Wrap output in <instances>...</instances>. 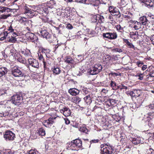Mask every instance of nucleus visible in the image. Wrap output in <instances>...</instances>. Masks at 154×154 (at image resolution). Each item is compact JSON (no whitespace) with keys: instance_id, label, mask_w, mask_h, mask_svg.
I'll list each match as a JSON object with an SVG mask.
<instances>
[{"instance_id":"52","label":"nucleus","mask_w":154,"mask_h":154,"mask_svg":"<svg viewBox=\"0 0 154 154\" xmlns=\"http://www.w3.org/2000/svg\"><path fill=\"white\" fill-rule=\"evenodd\" d=\"M109 101L110 103V104H108L109 106L114 105L115 103H116L115 100L113 99L109 100Z\"/></svg>"},{"instance_id":"15","label":"nucleus","mask_w":154,"mask_h":154,"mask_svg":"<svg viewBox=\"0 0 154 154\" xmlns=\"http://www.w3.org/2000/svg\"><path fill=\"white\" fill-rule=\"evenodd\" d=\"M65 62L69 65H74L76 64L77 63L79 62V61H76L73 60L72 57H68L66 58Z\"/></svg>"},{"instance_id":"37","label":"nucleus","mask_w":154,"mask_h":154,"mask_svg":"<svg viewBox=\"0 0 154 154\" xmlns=\"http://www.w3.org/2000/svg\"><path fill=\"white\" fill-rule=\"evenodd\" d=\"M98 20H97V22H98L100 23H103L104 20L103 17L102 16H100L99 14L98 15Z\"/></svg>"},{"instance_id":"38","label":"nucleus","mask_w":154,"mask_h":154,"mask_svg":"<svg viewBox=\"0 0 154 154\" xmlns=\"http://www.w3.org/2000/svg\"><path fill=\"white\" fill-rule=\"evenodd\" d=\"M135 24L134 28L135 30L139 29L140 27L141 23L137 21L135 22Z\"/></svg>"},{"instance_id":"60","label":"nucleus","mask_w":154,"mask_h":154,"mask_svg":"<svg viewBox=\"0 0 154 154\" xmlns=\"http://www.w3.org/2000/svg\"><path fill=\"white\" fill-rule=\"evenodd\" d=\"M66 28L69 29H72L73 28L72 26L70 24H67L66 25Z\"/></svg>"},{"instance_id":"57","label":"nucleus","mask_w":154,"mask_h":154,"mask_svg":"<svg viewBox=\"0 0 154 154\" xmlns=\"http://www.w3.org/2000/svg\"><path fill=\"white\" fill-rule=\"evenodd\" d=\"M108 92V90L105 89H102L101 91V94L103 95L106 94Z\"/></svg>"},{"instance_id":"34","label":"nucleus","mask_w":154,"mask_h":154,"mask_svg":"<svg viewBox=\"0 0 154 154\" xmlns=\"http://www.w3.org/2000/svg\"><path fill=\"white\" fill-rule=\"evenodd\" d=\"M130 35L131 37L133 39H135L137 37L138 34H137L136 32H130Z\"/></svg>"},{"instance_id":"47","label":"nucleus","mask_w":154,"mask_h":154,"mask_svg":"<svg viewBox=\"0 0 154 154\" xmlns=\"http://www.w3.org/2000/svg\"><path fill=\"white\" fill-rule=\"evenodd\" d=\"M136 21H130L129 23V26L131 28H134L135 26L134 24H135V22Z\"/></svg>"},{"instance_id":"59","label":"nucleus","mask_w":154,"mask_h":154,"mask_svg":"<svg viewBox=\"0 0 154 154\" xmlns=\"http://www.w3.org/2000/svg\"><path fill=\"white\" fill-rule=\"evenodd\" d=\"M4 36L0 38V40H3L5 39L7 37V35H5V32H3Z\"/></svg>"},{"instance_id":"21","label":"nucleus","mask_w":154,"mask_h":154,"mask_svg":"<svg viewBox=\"0 0 154 154\" xmlns=\"http://www.w3.org/2000/svg\"><path fill=\"white\" fill-rule=\"evenodd\" d=\"M7 69L5 67H0V78L5 75L8 72Z\"/></svg>"},{"instance_id":"19","label":"nucleus","mask_w":154,"mask_h":154,"mask_svg":"<svg viewBox=\"0 0 154 154\" xmlns=\"http://www.w3.org/2000/svg\"><path fill=\"white\" fill-rule=\"evenodd\" d=\"M40 33L43 38L47 39H49L51 37V35L46 30H44L40 31Z\"/></svg>"},{"instance_id":"46","label":"nucleus","mask_w":154,"mask_h":154,"mask_svg":"<svg viewBox=\"0 0 154 154\" xmlns=\"http://www.w3.org/2000/svg\"><path fill=\"white\" fill-rule=\"evenodd\" d=\"M125 20L128 21L129 23L130 21H132V17H130L129 16L125 15Z\"/></svg>"},{"instance_id":"6","label":"nucleus","mask_w":154,"mask_h":154,"mask_svg":"<svg viewBox=\"0 0 154 154\" xmlns=\"http://www.w3.org/2000/svg\"><path fill=\"white\" fill-rule=\"evenodd\" d=\"M12 74L15 77H22L24 75V73L22 72L17 66H14L12 69Z\"/></svg>"},{"instance_id":"39","label":"nucleus","mask_w":154,"mask_h":154,"mask_svg":"<svg viewBox=\"0 0 154 154\" xmlns=\"http://www.w3.org/2000/svg\"><path fill=\"white\" fill-rule=\"evenodd\" d=\"M82 92L83 93V94L85 95L86 94L89 95V94L91 93V92H89L88 90V89L85 88H83L82 89Z\"/></svg>"},{"instance_id":"32","label":"nucleus","mask_w":154,"mask_h":154,"mask_svg":"<svg viewBox=\"0 0 154 154\" xmlns=\"http://www.w3.org/2000/svg\"><path fill=\"white\" fill-rule=\"evenodd\" d=\"M110 39H116L117 37V34L116 33H110Z\"/></svg>"},{"instance_id":"2","label":"nucleus","mask_w":154,"mask_h":154,"mask_svg":"<svg viewBox=\"0 0 154 154\" xmlns=\"http://www.w3.org/2000/svg\"><path fill=\"white\" fill-rule=\"evenodd\" d=\"M5 35H7V40L10 42L14 43L16 41L15 38L17 35V34L14 32L10 31L5 32Z\"/></svg>"},{"instance_id":"31","label":"nucleus","mask_w":154,"mask_h":154,"mask_svg":"<svg viewBox=\"0 0 154 154\" xmlns=\"http://www.w3.org/2000/svg\"><path fill=\"white\" fill-rule=\"evenodd\" d=\"M81 100V98L78 97H75L72 98L73 101L76 104L79 103Z\"/></svg>"},{"instance_id":"13","label":"nucleus","mask_w":154,"mask_h":154,"mask_svg":"<svg viewBox=\"0 0 154 154\" xmlns=\"http://www.w3.org/2000/svg\"><path fill=\"white\" fill-rule=\"evenodd\" d=\"M60 112L63 113L65 116H68L71 114V111L70 109L67 107L63 108L59 110Z\"/></svg>"},{"instance_id":"5","label":"nucleus","mask_w":154,"mask_h":154,"mask_svg":"<svg viewBox=\"0 0 154 154\" xmlns=\"http://www.w3.org/2000/svg\"><path fill=\"white\" fill-rule=\"evenodd\" d=\"M102 66L99 63H97L92 68L89 72L91 75H94L99 73L102 70Z\"/></svg>"},{"instance_id":"14","label":"nucleus","mask_w":154,"mask_h":154,"mask_svg":"<svg viewBox=\"0 0 154 154\" xmlns=\"http://www.w3.org/2000/svg\"><path fill=\"white\" fill-rule=\"evenodd\" d=\"M26 36L27 38L31 40L32 42H34L37 39V37L33 33H28L26 34Z\"/></svg>"},{"instance_id":"27","label":"nucleus","mask_w":154,"mask_h":154,"mask_svg":"<svg viewBox=\"0 0 154 154\" xmlns=\"http://www.w3.org/2000/svg\"><path fill=\"white\" fill-rule=\"evenodd\" d=\"M56 3L54 0H50L47 2V5L49 8H52L53 6L55 5Z\"/></svg>"},{"instance_id":"36","label":"nucleus","mask_w":154,"mask_h":154,"mask_svg":"<svg viewBox=\"0 0 154 154\" xmlns=\"http://www.w3.org/2000/svg\"><path fill=\"white\" fill-rule=\"evenodd\" d=\"M100 4L99 0H95L91 4L94 6H97Z\"/></svg>"},{"instance_id":"29","label":"nucleus","mask_w":154,"mask_h":154,"mask_svg":"<svg viewBox=\"0 0 154 154\" xmlns=\"http://www.w3.org/2000/svg\"><path fill=\"white\" fill-rule=\"evenodd\" d=\"M37 131V133L39 135L44 136L45 134V130L42 128H39Z\"/></svg>"},{"instance_id":"30","label":"nucleus","mask_w":154,"mask_h":154,"mask_svg":"<svg viewBox=\"0 0 154 154\" xmlns=\"http://www.w3.org/2000/svg\"><path fill=\"white\" fill-rule=\"evenodd\" d=\"M132 143L135 145L137 144L140 142V139L138 138H134L132 139Z\"/></svg>"},{"instance_id":"8","label":"nucleus","mask_w":154,"mask_h":154,"mask_svg":"<svg viewBox=\"0 0 154 154\" xmlns=\"http://www.w3.org/2000/svg\"><path fill=\"white\" fill-rule=\"evenodd\" d=\"M102 54V53L100 52L99 54H97V53H94L91 55L89 59L90 63L91 64L93 63L96 60L97 58L100 57Z\"/></svg>"},{"instance_id":"56","label":"nucleus","mask_w":154,"mask_h":154,"mask_svg":"<svg viewBox=\"0 0 154 154\" xmlns=\"http://www.w3.org/2000/svg\"><path fill=\"white\" fill-rule=\"evenodd\" d=\"M120 5L122 7H124L126 4V3L124 0H121L120 3Z\"/></svg>"},{"instance_id":"20","label":"nucleus","mask_w":154,"mask_h":154,"mask_svg":"<svg viewBox=\"0 0 154 154\" xmlns=\"http://www.w3.org/2000/svg\"><path fill=\"white\" fill-rule=\"evenodd\" d=\"M52 70L53 74L55 75L59 74L61 71L60 67L57 66H54L52 68Z\"/></svg>"},{"instance_id":"55","label":"nucleus","mask_w":154,"mask_h":154,"mask_svg":"<svg viewBox=\"0 0 154 154\" xmlns=\"http://www.w3.org/2000/svg\"><path fill=\"white\" fill-rule=\"evenodd\" d=\"M62 96L63 97V98H65L66 99H69L70 98L69 96L67 93H64Z\"/></svg>"},{"instance_id":"24","label":"nucleus","mask_w":154,"mask_h":154,"mask_svg":"<svg viewBox=\"0 0 154 154\" xmlns=\"http://www.w3.org/2000/svg\"><path fill=\"white\" fill-rule=\"evenodd\" d=\"M21 52L23 54H24L25 56H31V54L30 50L29 49H26V50H21Z\"/></svg>"},{"instance_id":"4","label":"nucleus","mask_w":154,"mask_h":154,"mask_svg":"<svg viewBox=\"0 0 154 154\" xmlns=\"http://www.w3.org/2000/svg\"><path fill=\"white\" fill-rule=\"evenodd\" d=\"M4 137L6 141H12L14 139L15 135L12 131H7L5 132Z\"/></svg>"},{"instance_id":"26","label":"nucleus","mask_w":154,"mask_h":154,"mask_svg":"<svg viewBox=\"0 0 154 154\" xmlns=\"http://www.w3.org/2000/svg\"><path fill=\"white\" fill-rule=\"evenodd\" d=\"M85 31L87 34L90 35L91 36H94L95 34V32L94 30L88 29H86L85 30Z\"/></svg>"},{"instance_id":"40","label":"nucleus","mask_w":154,"mask_h":154,"mask_svg":"<svg viewBox=\"0 0 154 154\" xmlns=\"http://www.w3.org/2000/svg\"><path fill=\"white\" fill-rule=\"evenodd\" d=\"M11 16V14H2L0 16V18L2 19H5L8 17Z\"/></svg>"},{"instance_id":"42","label":"nucleus","mask_w":154,"mask_h":154,"mask_svg":"<svg viewBox=\"0 0 154 154\" xmlns=\"http://www.w3.org/2000/svg\"><path fill=\"white\" fill-rule=\"evenodd\" d=\"M19 21L21 23H25L27 21V19L25 17H21L19 19Z\"/></svg>"},{"instance_id":"48","label":"nucleus","mask_w":154,"mask_h":154,"mask_svg":"<svg viewBox=\"0 0 154 154\" xmlns=\"http://www.w3.org/2000/svg\"><path fill=\"white\" fill-rule=\"evenodd\" d=\"M38 152L35 149H31L28 152L29 154H38Z\"/></svg>"},{"instance_id":"41","label":"nucleus","mask_w":154,"mask_h":154,"mask_svg":"<svg viewBox=\"0 0 154 154\" xmlns=\"http://www.w3.org/2000/svg\"><path fill=\"white\" fill-rule=\"evenodd\" d=\"M132 93V94H134L133 95V96H134L136 97H138L140 96V91H134V93H133V92H131Z\"/></svg>"},{"instance_id":"50","label":"nucleus","mask_w":154,"mask_h":154,"mask_svg":"<svg viewBox=\"0 0 154 154\" xmlns=\"http://www.w3.org/2000/svg\"><path fill=\"white\" fill-rule=\"evenodd\" d=\"M103 36L104 37L110 39V33L107 32L106 33H103Z\"/></svg>"},{"instance_id":"25","label":"nucleus","mask_w":154,"mask_h":154,"mask_svg":"<svg viewBox=\"0 0 154 154\" xmlns=\"http://www.w3.org/2000/svg\"><path fill=\"white\" fill-rule=\"evenodd\" d=\"M57 117H50L49 118L48 120H46L45 121V123H46L47 125H51L54 123L53 120H54Z\"/></svg>"},{"instance_id":"3","label":"nucleus","mask_w":154,"mask_h":154,"mask_svg":"<svg viewBox=\"0 0 154 154\" xmlns=\"http://www.w3.org/2000/svg\"><path fill=\"white\" fill-rule=\"evenodd\" d=\"M70 146V149L72 150H77L78 148H81L82 145V142L79 139H76L72 141Z\"/></svg>"},{"instance_id":"35","label":"nucleus","mask_w":154,"mask_h":154,"mask_svg":"<svg viewBox=\"0 0 154 154\" xmlns=\"http://www.w3.org/2000/svg\"><path fill=\"white\" fill-rule=\"evenodd\" d=\"M98 14H97L96 15H94L92 17L91 19V21L92 22L94 23L97 22L98 18Z\"/></svg>"},{"instance_id":"9","label":"nucleus","mask_w":154,"mask_h":154,"mask_svg":"<svg viewBox=\"0 0 154 154\" xmlns=\"http://www.w3.org/2000/svg\"><path fill=\"white\" fill-rule=\"evenodd\" d=\"M103 59L104 63L109 65L112 64L113 58L109 55L106 54L103 57Z\"/></svg>"},{"instance_id":"33","label":"nucleus","mask_w":154,"mask_h":154,"mask_svg":"<svg viewBox=\"0 0 154 154\" xmlns=\"http://www.w3.org/2000/svg\"><path fill=\"white\" fill-rule=\"evenodd\" d=\"M79 130L81 132H82L85 133H87L88 130L85 126H82L80 127L79 129Z\"/></svg>"},{"instance_id":"51","label":"nucleus","mask_w":154,"mask_h":154,"mask_svg":"<svg viewBox=\"0 0 154 154\" xmlns=\"http://www.w3.org/2000/svg\"><path fill=\"white\" fill-rule=\"evenodd\" d=\"M38 59L39 60H42L43 61L44 60L43 55L41 53L39 52L38 53Z\"/></svg>"},{"instance_id":"49","label":"nucleus","mask_w":154,"mask_h":154,"mask_svg":"<svg viewBox=\"0 0 154 154\" xmlns=\"http://www.w3.org/2000/svg\"><path fill=\"white\" fill-rule=\"evenodd\" d=\"M11 103V100H8L7 101H4L3 102H1L0 103V105H8L9 104H10V103Z\"/></svg>"},{"instance_id":"23","label":"nucleus","mask_w":154,"mask_h":154,"mask_svg":"<svg viewBox=\"0 0 154 154\" xmlns=\"http://www.w3.org/2000/svg\"><path fill=\"white\" fill-rule=\"evenodd\" d=\"M50 51L48 49L42 48V52L43 53L45 54L47 57L50 58L52 56L50 53Z\"/></svg>"},{"instance_id":"17","label":"nucleus","mask_w":154,"mask_h":154,"mask_svg":"<svg viewBox=\"0 0 154 154\" xmlns=\"http://www.w3.org/2000/svg\"><path fill=\"white\" fill-rule=\"evenodd\" d=\"M92 96V93L89 94L84 98V100L86 103V105H89L91 102V97Z\"/></svg>"},{"instance_id":"18","label":"nucleus","mask_w":154,"mask_h":154,"mask_svg":"<svg viewBox=\"0 0 154 154\" xmlns=\"http://www.w3.org/2000/svg\"><path fill=\"white\" fill-rule=\"evenodd\" d=\"M69 93L72 96H75L79 93V90L75 88H70L68 91Z\"/></svg>"},{"instance_id":"64","label":"nucleus","mask_w":154,"mask_h":154,"mask_svg":"<svg viewBox=\"0 0 154 154\" xmlns=\"http://www.w3.org/2000/svg\"><path fill=\"white\" fill-rule=\"evenodd\" d=\"M8 30V31H7V32H8L10 31L14 32L13 31L14 30L11 26H10V27H9Z\"/></svg>"},{"instance_id":"12","label":"nucleus","mask_w":154,"mask_h":154,"mask_svg":"<svg viewBox=\"0 0 154 154\" xmlns=\"http://www.w3.org/2000/svg\"><path fill=\"white\" fill-rule=\"evenodd\" d=\"M109 11L112 14L114 15H118L120 14L119 10L116 8L112 6H110L109 7Z\"/></svg>"},{"instance_id":"7","label":"nucleus","mask_w":154,"mask_h":154,"mask_svg":"<svg viewBox=\"0 0 154 154\" xmlns=\"http://www.w3.org/2000/svg\"><path fill=\"white\" fill-rule=\"evenodd\" d=\"M22 97L21 96L16 94L12 97L11 103H12L14 105H19L21 103Z\"/></svg>"},{"instance_id":"28","label":"nucleus","mask_w":154,"mask_h":154,"mask_svg":"<svg viewBox=\"0 0 154 154\" xmlns=\"http://www.w3.org/2000/svg\"><path fill=\"white\" fill-rule=\"evenodd\" d=\"M12 152L10 150H0V154H11Z\"/></svg>"},{"instance_id":"58","label":"nucleus","mask_w":154,"mask_h":154,"mask_svg":"<svg viewBox=\"0 0 154 154\" xmlns=\"http://www.w3.org/2000/svg\"><path fill=\"white\" fill-rule=\"evenodd\" d=\"M150 39L151 40L152 44L154 45V35L150 36Z\"/></svg>"},{"instance_id":"63","label":"nucleus","mask_w":154,"mask_h":154,"mask_svg":"<svg viewBox=\"0 0 154 154\" xmlns=\"http://www.w3.org/2000/svg\"><path fill=\"white\" fill-rule=\"evenodd\" d=\"M138 77H139L138 78V79L140 80H142L143 79V74L141 73H140Z\"/></svg>"},{"instance_id":"43","label":"nucleus","mask_w":154,"mask_h":154,"mask_svg":"<svg viewBox=\"0 0 154 154\" xmlns=\"http://www.w3.org/2000/svg\"><path fill=\"white\" fill-rule=\"evenodd\" d=\"M82 33L81 32H79L75 35V38L77 39H80L82 38Z\"/></svg>"},{"instance_id":"16","label":"nucleus","mask_w":154,"mask_h":154,"mask_svg":"<svg viewBox=\"0 0 154 154\" xmlns=\"http://www.w3.org/2000/svg\"><path fill=\"white\" fill-rule=\"evenodd\" d=\"M15 10L16 9H12L4 6H0V13L5 12L8 13L9 12H12Z\"/></svg>"},{"instance_id":"45","label":"nucleus","mask_w":154,"mask_h":154,"mask_svg":"<svg viewBox=\"0 0 154 154\" xmlns=\"http://www.w3.org/2000/svg\"><path fill=\"white\" fill-rule=\"evenodd\" d=\"M110 85L113 89L114 90L117 89L116 88V84L115 82L112 81H111Z\"/></svg>"},{"instance_id":"62","label":"nucleus","mask_w":154,"mask_h":154,"mask_svg":"<svg viewBox=\"0 0 154 154\" xmlns=\"http://www.w3.org/2000/svg\"><path fill=\"white\" fill-rule=\"evenodd\" d=\"M137 64L139 67H140L143 64V63L140 61H137Z\"/></svg>"},{"instance_id":"61","label":"nucleus","mask_w":154,"mask_h":154,"mask_svg":"<svg viewBox=\"0 0 154 154\" xmlns=\"http://www.w3.org/2000/svg\"><path fill=\"white\" fill-rule=\"evenodd\" d=\"M99 141V140L98 139H94V140H91L90 142L91 143H98Z\"/></svg>"},{"instance_id":"1","label":"nucleus","mask_w":154,"mask_h":154,"mask_svg":"<svg viewBox=\"0 0 154 154\" xmlns=\"http://www.w3.org/2000/svg\"><path fill=\"white\" fill-rule=\"evenodd\" d=\"M100 147L101 154H111L114 151L113 147L109 144H101Z\"/></svg>"},{"instance_id":"22","label":"nucleus","mask_w":154,"mask_h":154,"mask_svg":"<svg viewBox=\"0 0 154 154\" xmlns=\"http://www.w3.org/2000/svg\"><path fill=\"white\" fill-rule=\"evenodd\" d=\"M139 20L141 23L143 25H146L148 22V20H147L146 17L144 16L141 17Z\"/></svg>"},{"instance_id":"44","label":"nucleus","mask_w":154,"mask_h":154,"mask_svg":"<svg viewBox=\"0 0 154 154\" xmlns=\"http://www.w3.org/2000/svg\"><path fill=\"white\" fill-rule=\"evenodd\" d=\"M125 41L128 46L130 48H132L135 49V48L134 45L131 43L128 40H126Z\"/></svg>"},{"instance_id":"54","label":"nucleus","mask_w":154,"mask_h":154,"mask_svg":"<svg viewBox=\"0 0 154 154\" xmlns=\"http://www.w3.org/2000/svg\"><path fill=\"white\" fill-rule=\"evenodd\" d=\"M116 28L117 30L121 31L123 30V28L120 25H117L116 26Z\"/></svg>"},{"instance_id":"53","label":"nucleus","mask_w":154,"mask_h":154,"mask_svg":"<svg viewBox=\"0 0 154 154\" xmlns=\"http://www.w3.org/2000/svg\"><path fill=\"white\" fill-rule=\"evenodd\" d=\"M113 51L115 52H117L119 53H121L123 52V50L122 49L116 48L114 49Z\"/></svg>"},{"instance_id":"11","label":"nucleus","mask_w":154,"mask_h":154,"mask_svg":"<svg viewBox=\"0 0 154 154\" xmlns=\"http://www.w3.org/2000/svg\"><path fill=\"white\" fill-rule=\"evenodd\" d=\"M28 61L29 64L32 66L37 68L39 67L38 62L36 60L30 58L28 59Z\"/></svg>"},{"instance_id":"10","label":"nucleus","mask_w":154,"mask_h":154,"mask_svg":"<svg viewBox=\"0 0 154 154\" xmlns=\"http://www.w3.org/2000/svg\"><path fill=\"white\" fill-rule=\"evenodd\" d=\"M34 12L35 11H32L27 7H25L24 8V14L27 15L28 17L31 18L35 15V14Z\"/></svg>"}]
</instances>
